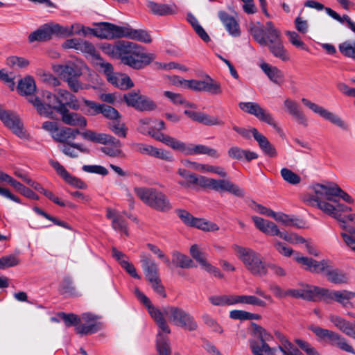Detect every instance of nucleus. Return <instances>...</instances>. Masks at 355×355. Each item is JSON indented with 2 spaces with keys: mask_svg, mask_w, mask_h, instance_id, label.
I'll return each mask as SVG.
<instances>
[{
  "mask_svg": "<svg viewBox=\"0 0 355 355\" xmlns=\"http://www.w3.org/2000/svg\"><path fill=\"white\" fill-rule=\"evenodd\" d=\"M135 295L137 298L148 308V313L155 320L158 328L166 334H171V328L168 324L166 318L164 317L161 309L154 306L148 297H147L139 289H135Z\"/></svg>",
  "mask_w": 355,
  "mask_h": 355,
  "instance_id": "11",
  "label": "nucleus"
},
{
  "mask_svg": "<svg viewBox=\"0 0 355 355\" xmlns=\"http://www.w3.org/2000/svg\"><path fill=\"white\" fill-rule=\"evenodd\" d=\"M100 114H102L105 117L111 120V121L119 119L120 118V114L114 107L103 104L100 110Z\"/></svg>",
  "mask_w": 355,
  "mask_h": 355,
  "instance_id": "59",
  "label": "nucleus"
},
{
  "mask_svg": "<svg viewBox=\"0 0 355 355\" xmlns=\"http://www.w3.org/2000/svg\"><path fill=\"white\" fill-rule=\"evenodd\" d=\"M250 32L254 40L260 45H267V40L266 38V26L263 28L261 26L251 24L250 26Z\"/></svg>",
  "mask_w": 355,
  "mask_h": 355,
  "instance_id": "47",
  "label": "nucleus"
},
{
  "mask_svg": "<svg viewBox=\"0 0 355 355\" xmlns=\"http://www.w3.org/2000/svg\"><path fill=\"white\" fill-rule=\"evenodd\" d=\"M81 134L78 129H72L68 127L59 128L53 135V139L60 143L67 144L74 140L76 136Z\"/></svg>",
  "mask_w": 355,
  "mask_h": 355,
  "instance_id": "28",
  "label": "nucleus"
},
{
  "mask_svg": "<svg viewBox=\"0 0 355 355\" xmlns=\"http://www.w3.org/2000/svg\"><path fill=\"white\" fill-rule=\"evenodd\" d=\"M51 24V28L52 30V35L59 37H68L74 34V26H63L58 24Z\"/></svg>",
  "mask_w": 355,
  "mask_h": 355,
  "instance_id": "50",
  "label": "nucleus"
},
{
  "mask_svg": "<svg viewBox=\"0 0 355 355\" xmlns=\"http://www.w3.org/2000/svg\"><path fill=\"white\" fill-rule=\"evenodd\" d=\"M278 349L283 355H302L298 349L293 347V345L286 339L282 340V344L278 346Z\"/></svg>",
  "mask_w": 355,
  "mask_h": 355,
  "instance_id": "61",
  "label": "nucleus"
},
{
  "mask_svg": "<svg viewBox=\"0 0 355 355\" xmlns=\"http://www.w3.org/2000/svg\"><path fill=\"white\" fill-rule=\"evenodd\" d=\"M252 219L256 227L263 233L270 236H277L279 234L280 230L273 222L259 216H252Z\"/></svg>",
  "mask_w": 355,
  "mask_h": 355,
  "instance_id": "29",
  "label": "nucleus"
},
{
  "mask_svg": "<svg viewBox=\"0 0 355 355\" xmlns=\"http://www.w3.org/2000/svg\"><path fill=\"white\" fill-rule=\"evenodd\" d=\"M17 89L21 94L28 96V100L31 97L34 98L35 96L33 94L36 90L34 79L31 76H26L21 79L18 83Z\"/></svg>",
  "mask_w": 355,
  "mask_h": 355,
  "instance_id": "36",
  "label": "nucleus"
},
{
  "mask_svg": "<svg viewBox=\"0 0 355 355\" xmlns=\"http://www.w3.org/2000/svg\"><path fill=\"white\" fill-rule=\"evenodd\" d=\"M161 311L168 320L175 325L184 328L189 331H194L197 329L198 324L193 317L183 309L175 306H166L162 308Z\"/></svg>",
  "mask_w": 355,
  "mask_h": 355,
  "instance_id": "5",
  "label": "nucleus"
},
{
  "mask_svg": "<svg viewBox=\"0 0 355 355\" xmlns=\"http://www.w3.org/2000/svg\"><path fill=\"white\" fill-rule=\"evenodd\" d=\"M83 319L89 322L88 324H80L76 327L77 334L81 335H87L96 333L100 329V324L94 321V315L89 313H84Z\"/></svg>",
  "mask_w": 355,
  "mask_h": 355,
  "instance_id": "30",
  "label": "nucleus"
},
{
  "mask_svg": "<svg viewBox=\"0 0 355 355\" xmlns=\"http://www.w3.org/2000/svg\"><path fill=\"white\" fill-rule=\"evenodd\" d=\"M57 98L58 105L55 107V111L58 107L64 106L70 107L73 110H78L80 108L78 101L76 96L66 89H58L57 90Z\"/></svg>",
  "mask_w": 355,
  "mask_h": 355,
  "instance_id": "23",
  "label": "nucleus"
},
{
  "mask_svg": "<svg viewBox=\"0 0 355 355\" xmlns=\"http://www.w3.org/2000/svg\"><path fill=\"white\" fill-rule=\"evenodd\" d=\"M280 173L284 180L289 184L295 185L301 182V178L287 168H283Z\"/></svg>",
  "mask_w": 355,
  "mask_h": 355,
  "instance_id": "56",
  "label": "nucleus"
},
{
  "mask_svg": "<svg viewBox=\"0 0 355 355\" xmlns=\"http://www.w3.org/2000/svg\"><path fill=\"white\" fill-rule=\"evenodd\" d=\"M209 301L214 306L234 305L233 295H212L209 297Z\"/></svg>",
  "mask_w": 355,
  "mask_h": 355,
  "instance_id": "51",
  "label": "nucleus"
},
{
  "mask_svg": "<svg viewBox=\"0 0 355 355\" xmlns=\"http://www.w3.org/2000/svg\"><path fill=\"white\" fill-rule=\"evenodd\" d=\"M163 334H166L163 332L160 329H159L157 340H156V345L157 349L159 355H171V349L168 342L166 338L163 336Z\"/></svg>",
  "mask_w": 355,
  "mask_h": 355,
  "instance_id": "44",
  "label": "nucleus"
},
{
  "mask_svg": "<svg viewBox=\"0 0 355 355\" xmlns=\"http://www.w3.org/2000/svg\"><path fill=\"white\" fill-rule=\"evenodd\" d=\"M268 47L270 53L275 57L279 58L283 61H287L289 60V55L284 48L282 40L272 44H268Z\"/></svg>",
  "mask_w": 355,
  "mask_h": 355,
  "instance_id": "45",
  "label": "nucleus"
},
{
  "mask_svg": "<svg viewBox=\"0 0 355 355\" xmlns=\"http://www.w3.org/2000/svg\"><path fill=\"white\" fill-rule=\"evenodd\" d=\"M339 50L345 56L355 60V42L346 41L339 45Z\"/></svg>",
  "mask_w": 355,
  "mask_h": 355,
  "instance_id": "57",
  "label": "nucleus"
},
{
  "mask_svg": "<svg viewBox=\"0 0 355 355\" xmlns=\"http://www.w3.org/2000/svg\"><path fill=\"white\" fill-rule=\"evenodd\" d=\"M302 103L311 110L314 113L319 114L321 117L330 121L343 130L347 129V123L338 115L329 112L322 106H320L307 98H302Z\"/></svg>",
  "mask_w": 355,
  "mask_h": 355,
  "instance_id": "16",
  "label": "nucleus"
},
{
  "mask_svg": "<svg viewBox=\"0 0 355 355\" xmlns=\"http://www.w3.org/2000/svg\"><path fill=\"white\" fill-rule=\"evenodd\" d=\"M123 37H127L144 43H150L152 42V38L146 31L142 29H133L130 26H125Z\"/></svg>",
  "mask_w": 355,
  "mask_h": 355,
  "instance_id": "32",
  "label": "nucleus"
},
{
  "mask_svg": "<svg viewBox=\"0 0 355 355\" xmlns=\"http://www.w3.org/2000/svg\"><path fill=\"white\" fill-rule=\"evenodd\" d=\"M173 261L177 266L182 268H189L193 266V261L187 256L178 252H173Z\"/></svg>",
  "mask_w": 355,
  "mask_h": 355,
  "instance_id": "53",
  "label": "nucleus"
},
{
  "mask_svg": "<svg viewBox=\"0 0 355 355\" xmlns=\"http://www.w3.org/2000/svg\"><path fill=\"white\" fill-rule=\"evenodd\" d=\"M42 101L39 97H31L28 102L32 103L36 108L38 114L41 116L53 119L56 106L58 105L57 94H53L49 91H43Z\"/></svg>",
  "mask_w": 355,
  "mask_h": 355,
  "instance_id": "8",
  "label": "nucleus"
},
{
  "mask_svg": "<svg viewBox=\"0 0 355 355\" xmlns=\"http://www.w3.org/2000/svg\"><path fill=\"white\" fill-rule=\"evenodd\" d=\"M106 216L112 220V227L114 230L123 234L126 236L129 235L127 222L121 214H119L114 209L107 208Z\"/></svg>",
  "mask_w": 355,
  "mask_h": 355,
  "instance_id": "24",
  "label": "nucleus"
},
{
  "mask_svg": "<svg viewBox=\"0 0 355 355\" xmlns=\"http://www.w3.org/2000/svg\"><path fill=\"white\" fill-rule=\"evenodd\" d=\"M107 145L106 146L101 148V150L107 155L112 157L123 155V151L121 150L122 144L119 139L114 137L113 139L110 141V143Z\"/></svg>",
  "mask_w": 355,
  "mask_h": 355,
  "instance_id": "40",
  "label": "nucleus"
},
{
  "mask_svg": "<svg viewBox=\"0 0 355 355\" xmlns=\"http://www.w3.org/2000/svg\"><path fill=\"white\" fill-rule=\"evenodd\" d=\"M184 113L191 119L198 121L206 125L223 126L225 121L216 116H211L204 112H197L190 110H184Z\"/></svg>",
  "mask_w": 355,
  "mask_h": 355,
  "instance_id": "22",
  "label": "nucleus"
},
{
  "mask_svg": "<svg viewBox=\"0 0 355 355\" xmlns=\"http://www.w3.org/2000/svg\"><path fill=\"white\" fill-rule=\"evenodd\" d=\"M190 254L202 267L207 262L205 253L200 250L197 245H193L190 248Z\"/></svg>",
  "mask_w": 355,
  "mask_h": 355,
  "instance_id": "64",
  "label": "nucleus"
},
{
  "mask_svg": "<svg viewBox=\"0 0 355 355\" xmlns=\"http://www.w3.org/2000/svg\"><path fill=\"white\" fill-rule=\"evenodd\" d=\"M57 112L61 115V119L64 123L71 126L84 128L87 125V119L81 114L76 112H71L67 107L64 106L58 107Z\"/></svg>",
  "mask_w": 355,
  "mask_h": 355,
  "instance_id": "20",
  "label": "nucleus"
},
{
  "mask_svg": "<svg viewBox=\"0 0 355 355\" xmlns=\"http://www.w3.org/2000/svg\"><path fill=\"white\" fill-rule=\"evenodd\" d=\"M19 258L15 254H9L0 258V269L14 267L19 263Z\"/></svg>",
  "mask_w": 355,
  "mask_h": 355,
  "instance_id": "58",
  "label": "nucleus"
},
{
  "mask_svg": "<svg viewBox=\"0 0 355 355\" xmlns=\"http://www.w3.org/2000/svg\"><path fill=\"white\" fill-rule=\"evenodd\" d=\"M146 6L153 14L159 16L173 15L178 12V7L175 3L162 4L148 1Z\"/></svg>",
  "mask_w": 355,
  "mask_h": 355,
  "instance_id": "25",
  "label": "nucleus"
},
{
  "mask_svg": "<svg viewBox=\"0 0 355 355\" xmlns=\"http://www.w3.org/2000/svg\"><path fill=\"white\" fill-rule=\"evenodd\" d=\"M205 79L204 80H186L182 83L184 88L190 89L196 92H203L205 87Z\"/></svg>",
  "mask_w": 355,
  "mask_h": 355,
  "instance_id": "62",
  "label": "nucleus"
},
{
  "mask_svg": "<svg viewBox=\"0 0 355 355\" xmlns=\"http://www.w3.org/2000/svg\"><path fill=\"white\" fill-rule=\"evenodd\" d=\"M203 92H208L212 95H220L223 93L220 83L209 76L205 78Z\"/></svg>",
  "mask_w": 355,
  "mask_h": 355,
  "instance_id": "48",
  "label": "nucleus"
},
{
  "mask_svg": "<svg viewBox=\"0 0 355 355\" xmlns=\"http://www.w3.org/2000/svg\"><path fill=\"white\" fill-rule=\"evenodd\" d=\"M108 81L121 89H128L134 85L129 76L121 73H115Z\"/></svg>",
  "mask_w": 355,
  "mask_h": 355,
  "instance_id": "43",
  "label": "nucleus"
},
{
  "mask_svg": "<svg viewBox=\"0 0 355 355\" xmlns=\"http://www.w3.org/2000/svg\"><path fill=\"white\" fill-rule=\"evenodd\" d=\"M324 272H325L328 281L333 284H342L348 282L349 278L345 272L338 269H331L329 264Z\"/></svg>",
  "mask_w": 355,
  "mask_h": 355,
  "instance_id": "39",
  "label": "nucleus"
},
{
  "mask_svg": "<svg viewBox=\"0 0 355 355\" xmlns=\"http://www.w3.org/2000/svg\"><path fill=\"white\" fill-rule=\"evenodd\" d=\"M156 108L155 103L145 96H140L136 109L141 111L153 110Z\"/></svg>",
  "mask_w": 355,
  "mask_h": 355,
  "instance_id": "60",
  "label": "nucleus"
},
{
  "mask_svg": "<svg viewBox=\"0 0 355 355\" xmlns=\"http://www.w3.org/2000/svg\"><path fill=\"white\" fill-rule=\"evenodd\" d=\"M266 38L267 40L266 46L281 40V33L274 26L272 21H268L266 24Z\"/></svg>",
  "mask_w": 355,
  "mask_h": 355,
  "instance_id": "46",
  "label": "nucleus"
},
{
  "mask_svg": "<svg viewBox=\"0 0 355 355\" xmlns=\"http://www.w3.org/2000/svg\"><path fill=\"white\" fill-rule=\"evenodd\" d=\"M232 248L237 257L252 275L263 277L267 275L266 263L262 261L259 253L251 248L238 245H234Z\"/></svg>",
  "mask_w": 355,
  "mask_h": 355,
  "instance_id": "3",
  "label": "nucleus"
},
{
  "mask_svg": "<svg viewBox=\"0 0 355 355\" xmlns=\"http://www.w3.org/2000/svg\"><path fill=\"white\" fill-rule=\"evenodd\" d=\"M81 135L86 140L104 145L110 144V141L114 138V137L110 135L98 133L92 130H86L83 132H81Z\"/></svg>",
  "mask_w": 355,
  "mask_h": 355,
  "instance_id": "38",
  "label": "nucleus"
},
{
  "mask_svg": "<svg viewBox=\"0 0 355 355\" xmlns=\"http://www.w3.org/2000/svg\"><path fill=\"white\" fill-rule=\"evenodd\" d=\"M133 55H135L137 59L139 60V62H141V68L150 64L155 58V55L153 53L143 51L139 46L138 49H137V51L135 52Z\"/></svg>",
  "mask_w": 355,
  "mask_h": 355,
  "instance_id": "55",
  "label": "nucleus"
},
{
  "mask_svg": "<svg viewBox=\"0 0 355 355\" xmlns=\"http://www.w3.org/2000/svg\"><path fill=\"white\" fill-rule=\"evenodd\" d=\"M140 257L142 268L148 279L153 281L159 278L158 267L155 261L144 252L141 254Z\"/></svg>",
  "mask_w": 355,
  "mask_h": 355,
  "instance_id": "26",
  "label": "nucleus"
},
{
  "mask_svg": "<svg viewBox=\"0 0 355 355\" xmlns=\"http://www.w3.org/2000/svg\"><path fill=\"white\" fill-rule=\"evenodd\" d=\"M284 105L287 112L292 115L300 124L306 126L307 119L303 112L299 109L297 103L292 99L286 98Z\"/></svg>",
  "mask_w": 355,
  "mask_h": 355,
  "instance_id": "31",
  "label": "nucleus"
},
{
  "mask_svg": "<svg viewBox=\"0 0 355 355\" xmlns=\"http://www.w3.org/2000/svg\"><path fill=\"white\" fill-rule=\"evenodd\" d=\"M253 329L254 334L260 340L261 345L254 340L250 341V347L252 354L254 355H263L262 353L264 352L266 355H275L277 349L272 348L267 344L268 341L272 339V336L257 324H253Z\"/></svg>",
  "mask_w": 355,
  "mask_h": 355,
  "instance_id": "9",
  "label": "nucleus"
},
{
  "mask_svg": "<svg viewBox=\"0 0 355 355\" xmlns=\"http://www.w3.org/2000/svg\"><path fill=\"white\" fill-rule=\"evenodd\" d=\"M252 134L254 139L258 143L259 148L266 155L272 157L277 155V151L275 147L263 135L257 130V128H252Z\"/></svg>",
  "mask_w": 355,
  "mask_h": 355,
  "instance_id": "27",
  "label": "nucleus"
},
{
  "mask_svg": "<svg viewBox=\"0 0 355 355\" xmlns=\"http://www.w3.org/2000/svg\"><path fill=\"white\" fill-rule=\"evenodd\" d=\"M135 295L137 298L148 308V313L155 320L158 328L166 334H171V328L168 324L166 318L164 317L161 309L154 306L148 297H147L139 289H135Z\"/></svg>",
  "mask_w": 355,
  "mask_h": 355,
  "instance_id": "12",
  "label": "nucleus"
},
{
  "mask_svg": "<svg viewBox=\"0 0 355 355\" xmlns=\"http://www.w3.org/2000/svg\"><path fill=\"white\" fill-rule=\"evenodd\" d=\"M286 35L288 37L289 42L295 47L302 50H307L308 48L300 35L295 31H286Z\"/></svg>",
  "mask_w": 355,
  "mask_h": 355,
  "instance_id": "63",
  "label": "nucleus"
},
{
  "mask_svg": "<svg viewBox=\"0 0 355 355\" xmlns=\"http://www.w3.org/2000/svg\"><path fill=\"white\" fill-rule=\"evenodd\" d=\"M125 26H120L109 22H102L92 30V34L100 38L113 40L123 37Z\"/></svg>",
  "mask_w": 355,
  "mask_h": 355,
  "instance_id": "17",
  "label": "nucleus"
},
{
  "mask_svg": "<svg viewBox=\"0 0 355 355\" xmlns=\"http://www.w3.org/2000/svg\"><path fill=\"white\" fill-rule=\"evenodd\" d=\"M314 194L318 196L324 197L325 200L336 202L337 200L334 197H340L345 202L352 204L354 199L347 193L344 191L337 184L327 186L321 184H316L313 187Z\"/></svg>",
  "mask_w": 355,
  "mask_h": 355,
  "instance_id": "10",
  "label": "nucleus"
},
{
  "mask_svg": "<svg viewBox=\"0 0 355 355\" xmlns=\"http://www.w3.org/2000/svg\"><path fill=\"white\" fill-rule=\"evenodd\" d=\"M309 329L316 336L318 340L328 342L331 345H335L343 351L355 355V350L352 346L339 334L314 324L310 325Z\"/></svg>",
  "mask_w": 355,
  "mask_h": 355,
  "instance_id": "6",
  "label": "nucleus"
},
{
  "mask_svg": "<svg viewBox=\"0 0 355 355\" xmlns=\"http://www.w3.org/2000/svg\"><path fill=\"white\" fill-rule=\"evenodd\" d=\"M294 259L307 270L312 272L321 273L324 272L325 269L329 267V261L322 260L318 261L311 258L301 256L299 253H295Z\"/></svg>",
  "mask_w": 355,
  "mask_h": 355,
  "instance_id": "18",
  "label": "nucleus"
},
{
  "mask_svg": "<svg viewBox=\"0 0 355 355\" xmlns=\"http://www.w3.org/2000/svg\"><path fill=\"white\" fill-rule=\"evenodd\" d=\"M260 67L272 82L279 85L282 84L284 81V73L277 67L271 66L266 62L261 64Z\"/></svg>",
  "mask_w": 355,
  "mask_h": 355,
  "instance_id": "37",
  "label": "nucleus"
},
{
  "mask_svg": "<svg viewBox=\"0 0 355 355\" xmlns=\"http://www.w3.org/2000/svg\"><path fill=\"white\" fill-rule=\"evenodd\" d=\"M355 297V292L347 290H329L323 288L322 300L327 302H336L345 309H352L354 307L351 300Z\"/></svg>",
  "mask_w": 355,
  "mask_h": 355,
  "instance_id": "13",
  "label": "nucleus"
},
{
  "mask_svg": "<svg viewBox=\"0 0 355 355\" xmlns=\"http://www.w3.org/2000/svg\"><path fill=\"white\" fill-rule=\"evenodd\" d=\"M218 17L231 35L236 37L240 35L239 24L233 17L225 11H220Z\"/></svg>",
  "mask_w": 355,
  "mask_h": 355,
  "instance_id": "34",
  "label": "nucleus"
},
{
  "mask_svg": "<svg viewBox=\"0 0 355 355\" xmlns=\"http://www.w3.org/2000/svg\"><path fill=\"white\" fill-rule=\"evenodd\" d=\"M137 150L141 154L148 155L162 160L173 162L174 158L171 153L166 150L159 149L151 145L137 144Z\"/></svg>",
  "mask_w": 355,
  "mask_h": 355,
  "instance_id": "21",
  "label": "nucleus"
},
{
  "mask_svg": "<svg viewBox=\"0 0 355 355\" xmlns=\"http://www.w3.org/2000/svg\"><path fill=\"white\" fill-rule=\"evenodd\" d=\"M304 200L312 207H315L322 211L324 213L335 218L340 223L343 229H345L349 225L347 224L351 222L347 216H342L343 213L350 211L352 209L345 205L340 204L338 202H334L336 205H331L327 202L324 197L318 196L316 194L309 195L306 196Z\"/></svg>",
  "mask_w": 355,
  "mask_h": 355,
  "instance_id": "2",
  "label": "nucleus"
},
{
  "mask_svg": "<svg viewBox=\"0 0 355 355\" xmlns=\"http://www.w3.org/2000/svg\"><path fill=\"white\" fill-rule=\"evenodd\" d=\"M191 227H195L203 231L208 232L217 231L219 230L218 226L216 223L196 217Z\"/></svg>",
  "mask_w": 355,
  "mask_h": 355,
  "instance_id": "54",
  "label": "nucleus"
},
{
  "mask_svg": "<svg viewBox=\"0 0 355 355\" xmlns=\"http://www.w3.org/2000/svg\"><path fill=\"white\" fill-rule=\"evenodd\" d=\"M234 304H245L260 307H265L266 303L254 295H233Z\"/></svg>",
  "mask_w": 355,
  "mask_h": 355,
  "instance_id": "42",
  "label": "nucleus"
},
{
  "mask_svg": "<svg viewBox=\"0 0 355 355\" xmlns=\"http://www.w3.org/2000/svg\"><path fill=\"white\" fill-rule=\"evenodd\" d=\"M239 107L243 111L255 116L259 120L266 123L276 129H279L271 114L254 102H241Z\"/></svg>",
  "mask_w": 355,
  "mask_h": 355,
  "instance_id": "15",
  "label": "nucleus"
},
{
  "mask_svg": "<svg viewBox=\"0 0 355 355\" xmlns=\"http://www.w3.org/2000/svg\"><path fill=\"white\" fill-rule=\"evenodd\" d=\"M323 288L318 286H306L300 288V298L306 300H314L315 297L322 298Z\"/></svg>",
  "mask_w": 355,
  "mask_h": 355,
  "instance_id": "41",
  "label": "nucleus"
},
{
  "mask_svg": "<svg viewBox=\"0 0 355 355\" xmlns=\"http://www.w3.org/2000/svg\"><path fill=\"white\" fill-rule=\"evenodd\" d=\"M0 119L6 126L11 129L17 136L19 137H25V133L22 128V123L16 114L0 109Z\"/></svg>",
  "mask_w": 355,
  "mask_h": 355,
  "instance_id": "19",
  "label": "nucleus"
},
{
  "mask_svg": "<svg viewBox=\"0 0 355 355\" xmlns=\"http://www.w3.org/2000/svg\"><path fill=\"white\" fill-rule=\"evenodd\" d=\"M8 183L24 196L33 200L39 199L38 196L35 193L29 188L24 186L19 182L15 180L14 178H11Z\"/></svg>",
  "mask_w": 355,
  "mask_h": 355,
  "instance_id": "49",
  "label": "nucleus"
},
{
  "mask_svg": "<svg viewBox=\"0 0 355 355\" xmlns=\"http://www.w3.org/2000/svg\"><path fill=\"white\" fill-rule=\"evenodd\" d=\"M137 196L150 208L161 212H167L173 207L168 197L162 191L154 188L136 187Z\"/></svg>",
  "mask_w": 355,
  "mask_h": 355,
  "instance_id": "4",
  "label": "nucleus"
},
{
  "mask_svg": "<svg viewBox=\"0 0 355 355\" xmlns=\"http://www.w3.org/2000/svg\"><path fill=\"white\" fill-rule=\"evenodd\" d=\"M166 126L163 121H154L153 125H150L147 133L156 140L164 143L175 150H178L186 155L204 154L214 158H218L219 153L214 149L205 145H187L185 143L168 135L159 132H155L165 130Z\"/></svg>",
  "mask_w": 355,
  "mask_h": 355,
  "instance_id": "1",
  "label": "nucleus"
},
{
  "mask_svg": "<svg viewBox=\"0 0 355 355\" xmlns=\"http://www.w3.org/2000/svg\"><path fill=\"white\" fill-rule=\"evenodd\" d=\"M110 130L116 136L125 138L127 135L128 128L119 119H115L108 123Z\"/></svg>",
  "mask_w": 355,
  "mask_h": 355,
  "instance_id": "52",
  "label": "nucleus"
},
{
  "mask_svg": "<svg viewBox=\"0 0 355 355\" xmlns=\"http://www.w3.org/2000/svg\"><path fill=\"white\" fill-rule=\"evenodd\" d=\"M216 191H227L236 196L243 197L244 191L238 185L225 179L216 180L205 177L204 187Z\"/></svg>",
  "mask_w": 355,
  "mask_h": 355,
  "instance_id": "14",
  "label": "nucleus"
},
{
  "mask_svg": "<svg viewBox=\"0 0 355 355\" xmlns=\"http://www.w3.org/2000/svg\"><path fill=\"white\" fill-rule=\"evenodd\" d=\"M53 70L64 81L67 83L70 89L78 92L83 89L78 78L82 75L81 69L73 62L66 64H58L53 67Z\"/></svg>",
  "mask_w": 355,
  "mask_h": 355,
  "instance_id": "7",
  "label": "nucleus"
},
{
  "mask_svg": "<svg viewBox=\"0 0 355 355\" xmlns=\"http://www.w3.org/2000/svg\"><path fill=\"white\" fill-rule=\"evenodd\" d=\"M111 48L114 53H116V57H120L121 59L122 56H127L136 52L138 45L128 41H120L114 47Z\"/></svg>",
  "mask_w": 355,
  "mask_h": 355,
  "instance_id": "35",
  "label": "nucleus"
},
{
  "mask_svg": "<svg viewBox=\"0 0 355 355\" xmlns=\"http://www.w3.org/2000/svg\"><path fill=\"white\" fill-rule=\"evenodd\" d=\"M52 36L53 35L52 30L51 28V24H45L29 35L28 41L31 43L34 42L35 41H46L51 39Z\"/></svg>",
  "mask_w": 355,
  "mask_h": 355,
  "instance_id": "33",
  "label": "nucleus"
}]
</instances>
